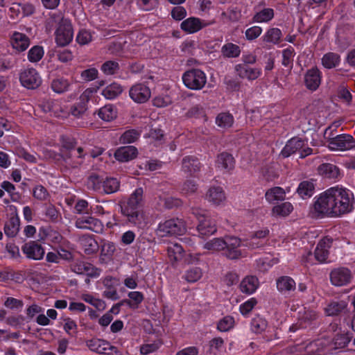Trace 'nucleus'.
I'll return each instance as SVG.
<instances>
[{
  "label": "nucleus",
  "instance_id": "nucleus-1",
  "mask_svg": "<svg viewBox=\"0 0 355 355\" xmlns=\"http://www.w3.org/2000/svg\"><path fill=\"white\" fill-rule=\"evenodd\" d=\"M354 203L352 191L336 185L314 197L312 211L315 216L319 218H339L352 212Z\"/></svg>",
  "mask_w": 355,
  "mask_h": 355
},
{
  "label": "nucleus",
  "instance_id": "nucleus-2",
  "mask_svg": "<svg viewBox=\"0 0 355 355\" xmlns=\"http://www.w3.org/2000/svg\"><path fill=\"white\" fill-rule=\"evenodd\" d=\"M144 189L138 187L125 199L119 202L120 212L123 221L130 227L144 228L146 217L144 211Z\"/></svg>",
  "mask_w": 355,
  "mask_h": 355
},
{
  "label": "nucleus",
  "instance_id": "nucleus-3",
  "mask_svg": "<svg viewBox=\"0 0 355 355\" xmlns=\"http://www.w3.org/2000/svg\"><path fill=\"white\" fill-rule=\"evenodd\" d=\"M51 19L58 24L55 31V41L58 46H64L68 45L73 40V32L71 21L64 19L61 12L52 13L50 15Z\"/></svg>",
  "mask_w": 355,
  "mask_h": 355
},
{
  "label": "nucleus",
  "instance_id": "nucleus-4",
  "mask_svg": "<svg viewBox=\"0 0 355 355\" xmlns=\"http://www.w3.org/2000/svg\"><path fill=\"white\" fill-rule=\"evenodd\" d=\"M88 182L94 191L101 194H112L120 188V181L113 177L92 174L89 177Z\"/></svg>",
  "mask_w": 355,
  "mask_h": 355
},
{
  "label": "nucleus",
  "instance_id": "nucleus-5",
  "mask_svg": "<svg viewBox=\"0 0 355 355\" xmlns=\"http://www.w3.org/2000/svg\"><path fill=\"white\" fill-rule=\"evenodd\" d=\"M184 85L191 90H200L205 86L207 77L204 71L198 68H190L182 75Z\"/></svg>",
  "mask_w": 355,
  "mask_h": 355
},
{
  "label": "nucleus",
  "instance_id": "nucleus-6",
  "mask_svg": "<svg viewBox=\"0 0 355 355\" xmlns=\"http://www.w3.org/2000/svg\"><path fill=\"white\" fill-rule=\"evenodd\" d=\"M192 214L198 221L197 231L202 238L209 236L217 231L216 220L205 210L193 209Z\"/></svg>",
  "mask_w": 355,
  "mask_h": 355
},
{
  "label": "nucleus",
  "instance_id": "nucleus-7",
  "mask_svg": "<svg viewBox=\"0 0 355 355\" xmlns=\"http://www.w3.org/2000/svg\"><path fill=\"white\" fill-rule=\"evenodd\" d=\"M185 231L184 222L179 218H171L159 223L157 227L161 236L182 235Z\"/></svg>",
  "mask_w": 355,
  "mask_h": 355
},
{
  "label": "nucleus",
  "instance_id": "nucleus-8",
  "mask_svg": "<svg viewBox=\"0 0 355 355\" xmlns=\"http://www.w3.org/2000/svg\"><path fill=\"white\" fill-rule=\"evenodd\" d=\"M331 150H347L355 148V139L349 134H340L327 139Z\"/></svg>",
  "mask_w": 355,
  "mask_h": 355
},
{
  "label": "nucleus",
  "instance_id": "nucleus-9",
  "mask_svg": "<svg viewBox=\"0 0 355 355\" xmlns=\"http://www.w3.org/2000/svg\"><path fill=\"white\" fill-rule=\"evenodd\" d=\"M19 81L21 85L28 89H35L42 83L40 73L34 68H28L22 71L19 74Z\"/></svg>",
  "mask_w": 355,
  "mask_h": 355
},
{
  "label": "nucleus",
  "instance_id": "nucleus-10",
  "mask_svg": "<svg viewBox=\"0 0 355 355\" xmlns=\"http://www.w3.org/2000/svg\"><path fill=\"white\" fill-rule=\"evenodd\" d=\"M215 23V19L205 20L196 17H190L182 21L180 28L187 34H193Z\"/></svg>",
  "mask_w": 355,
  "mask_h": 355
},
{
  "label": "nucleus",
  "instance_id": "nucleus-11",
  "mask_svg": "<svg viewBox=\"0 0 355 355\" xmlns=\"http://www.w3.org/2000/svg\"><path fill=\"white\" fill-rule=\"evenodd\" d=\"M352 278V272L347 267L335 268L331 270L329 274L331 284L338 287L349 284Z\"/></svg>",
  "mask_w": 355,
  "mask_h": 355
},
{
  "label": "nucleus",
  "instance_id": "nucleus-12",
  "mask_svg": "<svg viewBox=\"0 0 355 355\" xmlns=\"http://www.w3.org/2000/svg\"><path fill=\"white\" fill-rule=\"evenodd\" d=\"M75 225L78 229L89 230L96 233H102L104 226L102 222L88 214L83 215L76 218Z\"/></svg>",
  "mask_w": 355,
  "mask_h": 355
},
{
  "label": "nucleus",
  "instance_id": "nucleus-13",
  "mask_svg": "<svg viewBox=\"0 0 355 355\" xmlns=\"http://www.w3.org/2000/svg\"><path fill=\"white\" fill-rule=\"evenodd\" d=\"M92 93L93 89L92 88L85 89L76 102L71 106L69 113L75 117H82L88 108V103Z\"/></svg>",
  "mask_w": 355,
  "mask_h": 355
},
{
  "label": "nucleus",
  "instance_id": "nucleus-14",
  "mask_svg": "<svg viewBox=\"0 0 355 355\" xmlns=\"http://www.w3.org/2000/svg\"><path fill=\"white\" fill-rule=\"evenodd\" d=\"M182 171L189 177L197 178L202 167L199 159L195 155H187L182 159Z\"/></svg>",
  "mask_w": 355,
  "mask_h": 355
},
{
  "label": "nucleus",
  "instance_id": "nucleus-15",
  "mask_svg": "<svg viewBox=\"0 0 355 355\" xmlns=\"http://www.w3.org/2000/svg\"><path fill=\"white\" fill-rule=\"evenodd\" d=\"M10 44L15 53H21L28 49L31 45V39L25 33L15 31L10 33Z\"/></svg>",
  "mask_w": 355,
  "mask_h": 355
},
{
  "label": "nucleus",
  "instance_id": "nucleus-16",
  "mask_svg": "<svg viewBox=\"0 0 355 355\" xmlns=\"http://www.w3.org/2000/svg\"><path fill=\"white\" fill-rule=\"evenodd\" d=\"M129 96L134 102L141 104L149 100L151 92L146 84L137 83L130 87Z\"/></svg>",
  "mask_w": 355,
  "mask_h": 355
},
{
  "label": "nucleus",
  "instance_id": "nucleus-17",
  "mask_svg": "<svg viewBox=\"0 0 355 355\" xmlns=\"http://www.w3.org/2000/svg\"><path fill=\"white\" fill-rule=\"evenodd\" d=\"M282 32L279 28H269L260 38L263 48L270 49L272 45H279L282 41Z\"/></svg>",
  "mask_w": 355,
  "mask_h": 355
},
{
  "label": "nucleus",
  "instance_id": "nucleus-18",
  "mask_svg": "<svg viewBox=\"0 0 355 355\" xmlns=\"http://www.w3.org/2000/svg\"><path fill=\"white\" fill-rule=\"evenodd\" d=\"M236 75L241 79L253 81L259 78L262 74V70L259 67H252L245 64H236L234 66Z\"/></svg>",
  "mask_w": 355,
  "mask_h": 355
},
{
  "label": "nucleus",
  "instance_id": "nucleus-19",
  "mask_svg": "<svg viewBox=\"0 0 355 355\" xmlns=\"http://www.w3.org/2000/svg\"><path fill=\"white\" fill-rule=\"evenodd\" d=\"M21 251L27 259L33 260H41L45 254L44 248L37 241L25 243L21 247Z\"/></svg>",
  "mask_w": 355,
  "mask_h": 355
},
{
  "label": "nucleus",
  "instance_id": "nucleus-20",
  "mask_svg": "<svg viewBox=\"0 0 355 355\" xmlns=\"http://www.w3.org/2000/svg\"><path fill=\"white\" fill-rule=\"evenodd\" d=\"M318 173L324 179L338 181L342 175L338 166L331 163H322L318 168Z\"/></svg>",
  "mask_w": 355,
  "mask_h": 355
},
{
  "label": "nucleus",
  "instance_id": "nucleus-21",
  "mask_svg": "<svg viewBox=\"0 0 355 355\" xmlns=\"http://www.w3.org/2000/svg\"><path fill=\"white\" fill-rule=\"evenodd\" d=\"M241 243L240 239L237 237H227V247L224 250V253L227 259H238L243 256V252L239 249Z\"/></svg>",
  "mask_w": 355,
  "mask_h": 355
},
{
  "label": "nucleus",
  "instance_id": "nucleus-22",
  "mask_svg": "<svg viewBox=\"0 0 355 355\" xmlns=\"http://www.w3.org/2000/svg\"><path fill=\"white\" fill-rule=\"evenodd\" d=\"M322 80V73L316 67L308 69L304 75V84L306 87L313 92L320 86Z\"/></svg>",
  "mask_w": 355,
  "mask_h": 355
},
{
  "label": "nucleus",
  "instance_id": "nucleus-23",
  "mask_svg": "<svg viewBox=\"0 0 355 355\" xmlns=\"http://www.w3.org/2000/svg\"><path fill=\"white\" fill-rule=\"evenodd\" d=\"M102 283L106 290L103 291V295L112 300H116L119 298L116 286L119 285V279L112 276H106L102 279Z\"/></svg>",
  "mask_w": 355,
  "mask_h": 355
},
{
  "label": "nucleus",
  "instance_id": "nucleus-24",
  "mask_svg": "<svg viewBox=\"0 0 355 355\" xmlns=\"http://www.w3.org/2000/svg\"><path fill=\"white\" fill-rule=\"evenodd\" d=\"M235 160L232 154L223 152L218 154L215 161L216 168L225 173H230L234 168Z\"/></svg>",
  "mask_w": 355,
  "mask_h": 355
},
{
  "label": "nucleus",
  "instance_id": "nucleus-25",
  "mask_svg": "<svg viewBox=\"0 0 355 355\" xmlns=\"http://www.w3.org/2000/svg\"><path fill=\"white\" fill-rule=\"evenodd\" d=\"M306 142L301 138L293 137L286 142L280 154L284 157H288L297 151L300 153L301 149L306 145Z\"/></svg>",
  "mask_w": 355,
  "mask_h": 355
},
{
  "label": "nucleus",
  "instance_id": "nucleus-26",
  "mask_svg": "<svg viewBox=\"0 0 355 355\" xmlns=\"http://www.w3.org/2000/svg\"><path fill=\"white\" fill-rule=\"evenodd\" d=\"M277 291L285 296L291 295L296 289V283L289 276H281L276 280Z\"/></svg>",
  "mask_w": 355,
  "mask_h": 355
},
{
  "label": "nucleus",
  "instance_id": "nucleus-27",
  "mask_svg": "<svg viewBox=\"0 0 355 355\" xmlns=\"http://www.w3.org/2000/svg\"><path fill=\"white\" fill-rule=\"evenodd\" d=\"M137 148L133 146H125L118 148L114 154V158L119 162H128L137 157Z\"/></svg>",
  "mask_w": 355,
  "mask_h": 355
},
{
  "label": "nucleus",
  "instance_id": "nucleus-28",
  "mask_svg": "<svg viewBox=\"0 0 355 355\" xmlns=\"http://www.w3.org/2000/svg\"><path fill=\"white\" fill-rule=\"evenodd\" d=\"M206 198L214 205L218 206L225 201L226 195L223 187L220 186H212L208 189Z\"/></svg>",
  "mask_w": 355,
  "mask_h": 355
},
{
  "label": "nucleus",
  "instance_id": "nucleus-29",
  "mask_svg": "<svg viewBox=\"0 0 355 355\" xmlns=\"http://www.w3.org/2000/svg\"><path fill=\"white\" fill-rule=\"evenodd\" d=\"M259 282L258 278L254 275L246 276L239 284L240 291L246 295H252L259 288Z\"/></svg>",
  "mask_w": 355,
  "mask_h": 355
},
{
  "label": "nucleus",
  "instance_id": "nucleus-30",
  "mask_svg": "<svg viewBox=\"0 0 355 355\" xmlns=\"http://www.w3.org/2000/svg\"><path fill=\"white\" fill-rule=\"evenodd\" d=\"M86 345L91 351L98 354H105L107 350H112L115 348L111 346L109 342L98 338L87 340Z\"/></svg>",
  "mask_w": 355,
  "mask_h": 355
},
{
  "label": "nucleus",
  "instance_id": "nucleus-31",
  "mask_svg": "<svg viewBox=\"0 0 355 355\" xmlns=\"http://www.w3.org/2000/svg\"><path fill=\"white\" fill-rule=\"evenodd\" d=\"M166 251L168 259L173 264L181 261L185 255V250L184 248L177 243H171L167 247Z\"/></svg>",
  "mask_w": 355,
  "mask_h": 355
},
{
  "label": "nucleus",
  "instance_id": "nucleus-32",
  "mask_svg": "<svg viewBox=\"0 0 355 355\" xmlns=\"http://www.w3.org/2000/svg\"><path fill=\"white\" fill-rule=\"evenodd\" d=\"M315 184L313 180L302 181L296 190L298 196L305 200L310 198L315 192Z\"/></svg>",
  "mask_w": 355,
  "mask_h": 355
},
{
  "label": "nucleus",
  "instance_id": "nucleus-33",
  "mask_svg": "<svg viewBox=\"0 0 355 355\" xmlns=\"http://www.w3.org/2000/svg\"><path fill=\"white\" fill-rule=\"evenodd\" d=\"M269 234L270 230L268 228L255 232L252 236L248 245L252 248H259L264 246L266 243V241L264 239L268 236Z\"/></svg>",
  "mask_w": 355,
  "mask_h": 355
},
{
  "label": "nucleus",
  "instance_id": "nucleus-34",
  "mask_svg": "<svg viewBox=\"0 0 355 355\" xmlns=\"http://www.w3.org/2000/svg\"><path fill=\"white\" fill-rule=\"evenodd\" d=\"M72 83L64 77H58L51 83V89L56 94H63L71 90Z\"/></svg>",
  "mask_w": 355,
  "mask_h": 355
},
{
  "label": "nucleus",
  "instance_id": "nucleus-35",
  "mask_svg": "<svg viewBox=\"0 0 355 355\" xmlns=\"http://www.w3.org/2000/svg\"><path fill=\"white\" fill-rule=\"evenodd\" d=\"M268 326L267 320L259 314L255 315L250 321V331L256 334H261L266 331Z\"/></svg>",
  "mask_w": 355,
  "mask_h": 355
},
{
  "label": "nucleus",
  "instance_id": "nucleus-36",
  "mask_svg": "<svg viewBox=\"0 0 355 355\" xmlns=\"http://www.w3.org/2000/svg\"><path fill=\"white\" fill-rule=\"evenodd\" d=\"M352 338V334L343 331L335 335L332 340L334 349H342L346 347Z\"/></svg>",
  "mask_w": 355,
  "mask_h": 355
},
{
  "label": "nucleus",
  "instance_id": "nucleus-37",
  "mask_svg": "<svg viewBox=\"0 0 355 355\" xmlns=\"http://www.w3.org/2000/svg\"><path fill=\"white\" fill-rule=\"evenodd\" d=\"M20 220L19 217L12 216L4 225V233L6 236L13 238L19 230Z\"/></svg>",
  "mask_w": 355,
  "mask_h": 355
},
{
  "label": "nucleus",
  "instance_id": "nucleus-38",
  "mask_svg": "<svg viewBox=\"0 0 355 355\" xmlns=\"http://www.w3.org/2000/svg\"><path fill=\"white\" fill-rule=\"evenodd\" d=\"M122 86L117 83H112L107 85L101 91V95L106 99L114 100L123 92Z\"/></svg>",
  "mask_w": 355,
  "mask_h": 355
},
{
  "label": "nucleus",
  "instance_id": "nucleus-39",
  "mask_svg": "<svg viewBox=\"0 0 355 355\" xmlns=\"http://www.w3.org/2000/svg\"><path fill=\"white\" fill-rule=\"evenodd\" d=\"M215 123L219 128L226 130L232 127L234 118L229 112H222L217 114Z\"/></svg>",
  "mask_w": 355,
  "mask_h": 355
},
{
  "label": "nucleus",
  "instance_id": "nucleus-40",
  "mask_svg": "<svg viewBox=\"0 0 355 355\" xmlns=\"http://www.w3.org/2000/svg\"><path fill=\"white\" fill-rule=\"evenodd\" d=\"M275 16V11L272 8H265L257 12L252 18L253 23H268Z\"/></svg>",
  "mask_w": 355,
  "mask_h": 355
},
{
  "label": "nucleus",
  "instance_id": "nucleus-41",
  "mask_svg": "<svg viewBox=\"0 0 355 355\" xmlns=\"http://www.w3.org/2000/svg\"><path fill=\"white\" fill-rule=\"evenodd\" d=\"M321 62L324 68L331 69L340 64V56L336 53L329 52L323 55Z\"/></svg>",
  "mask_w": 355,
  "mask_h": 355
},
{
  "label": "nucleus",
  "instance_id": "nucleus-42",
  "mask_svg": "<svg viewBox=\"0 0 355 355\" xmlns=\"http://www.w3.org/2000/svg\"><path fill=\"white\" fill-rule=\"evenodd\" d=\"M221 54L225 58H236L241 55V48L237 44L227 42L221 47Z\"/></svg>",
  "mask_w": 355,
  "mask_h": 355
},
{
  "label": "nucleus",
  "instance_id": "nucleus-43",
  "mask_svg": "<svg viewBox=\"0 0 355 355\" xmlns=\"http://www.w3.org/2000/svg\"><path fill=\"white\" fill-rule=\"evenodd\" d=\"M346 308L347 303L345 301H333L325 308V313L328 315H338L345 311Z\"/></svg>",
  "mask_w": 355,
  "mask_h": 355
},
{
  "label": "nucleus",
  "instance_id": "nucleus-44",
  "mask_svg": "<svg viewBox=\"0 0 355 355\" xmlns=\"http://www.w3.org/2000/svg\"><path fill=\"white\" fill-rule=\"evenodd\" d=\"M286 197V193L283 188L275 187L268 189L265 194L266 200L269 202L275 200H284Z\"/></svg>",
  "mask_w": 355,
  "mask_h": 355
},
{
  "label": "nucleus",
  "instance_id": "nucleus-45",
  "mask_svg": "<svg viewBox=\"0 0 355 355\" xmlns=\"http://www.w3.org/2000/svg\"><path fill=\"white\" fill-rule=\"evenodd\" d=\"M202 276V270L198 266H191L186 270L183 278L189 283L198 282Z\"/></svg>",
  "mask_w": 355,
  "mask_h": 355
},
{
  "label": "nucleus",
  "instance_id": "nucleus-46",
  "mask_svg": "<svg viewBox=\"0 0 355 355\" xmlns=\"http://www.w3.org/2000/svg\"><path fill=\"white\" fill-rule=\"evenodd\" d=\"M44 55V49L42 46L35 45L27 53L28 60L31 63H37L42 60Z\"/></svg>",
  "mask_w": 355,
  "mask_h": 355
},
{
  "label": "nucleus",
  "instance_id": "nucleus-47",
  "mask_svg": "<svg viewBox=\"0 0 355 355\" xmlns=\"http://www.w3.org/2000/svg\"><path fill=\"white\" fill-rule=\"evenodd\" d=\"M98 116L105 121H111L116 117V111L113 105H106L98 110Z\"/></svg>",
  "mask_w": 355,
  "mask_h": 355
},
{
  "label": "nucleus",
  "instance_id": "nucleus-48",
  "mask_svg": "<svg viewBox=\"0 0 355 355\" xmlns=\"http://www.w3.org/2000/svg\"><path fill=\"white\" fill-rule=\"evenodd\" d=\"M141 136V131L137 129H129L125 131L120 137L122 144H128L135 142Z\"/></svg>",
  "mask_w": 355,
  "mask_h": 355
},
{
  "label": "nucleus",
  "instance_id": "nucleus-49",
  "mask_svg": "<svg viewBox=\"0 0 355 355\" xmlns=\"http://www.w3.org/2000/svg\"><path fill=\"white\" fill-rule=\"evenodd\" d=\"M225 247H227V237L225 239L222 238H214L205 244V248L209 250H224Z\"/></svg>",
  "mask_w": 355,
  "mask_h": 355
},
{
  "label": "nucleus",
  "instance_id": "nucleus-50",
  "mask_svg": "<svg viewBox=\"0 0 355 355\" xmlns=\"http://www.w3.org/2000/svg\"><path fill=\"white\" fill-rule=\"evenodd\" d=\"M293 210L292 204L289 202H284L273 207L272 214L278 216H288Z\"/></svg>",
  "mask_w": 355,
  "mask_h": 355
},
{
  "label": "nucleus",
  "instance_id": "nucleus-51",
  "mask_svg": "<svg viewBox=\"0 0 355 355\" xmlns=\"http://www.w3.org/2000/svg\"><path fill=\"white\" fill-rule=\"evenodd\" d=\"M295 55V49L291 46H289L286 49H284L282 51V64L285 67L292 69L293 66V58Z\"/></svg>",
  "mask_w": 355,
  "mask_h": 355
},
{
  "label": "nucleus",
  "instance_id": "nucleus-52",
  "mask_svg": "<svg viewBox=\"0 0 355 355\" xmlns=\"http://www.w3.org/2000/svg\"><path fill=\"white\" fill-rule=\"evenodd\" d=\"M149 138L154 143V146L159 147L165 141L164 131L159 128H151L149 132Z\"/></svg>",
  "mask_w": 355,
  "mask_h": 355
},
{
  "label": "nucleus",
  "instance_id": "nucleus-53",
  "mask_svg": "<svg viewBox=\"0 0 355 355\" xmlns=\"http://www.w3.org/2000/svg\"><path fill=\"white\" fill-rule=\"evenodd\" d=\"M119 64L114 60L105 61L101 67V70L106 76L115 74L119 70Z\"/></svg>",
  "mask_w": 355,
  "mask_h": 355
},
{
  "label": "nucleus",
  "instance_id": "nucleus-54",
  "mask_svg": "<svg viewBox=\"0 0 355 355\" xmlns=\"http://www.w3.org/2000/svg\"><path fill=\"white\" fill-rule=\"evenodd\" d=\"M33 196L37 200L45 201L49 199L50 194L44 187L37 184L33 189Z\"/></svg>",
  "mask_w": 355,
  "mask_h": 355
},
{
  "label": "nucleus",
  "instance_id": "nucleus-55",
  "mask_svg": "<svg viewBox=\"0 0 355 355\" xmlns=\"http://www.w3.org/2000/svg\"><path fill=\"white\" fill-rule=\"evenodd\" d=\"M162 345V342L159 340L153 341L151 343L143 344L140 347V353L142 355H148L158 350Z\"/></svg>",
  "mask_w": 355,
  "mask_h": 355
},
{
  "label": "nucleus",
  "instance_id": "nucleus-56",
  "mask_svg": "<svg viewBox=\"0 0 355 355\" xmlns=\"http://www.w3.org/2000/svg\"><path fill=\"white\" fill-rule=\"evenodd\" d=\"M257 300L255 297H251L239 306V311L244 317H248V314L257 305Z\"/></svg>",
  "mask_w": 355,
  "mask_h": 355
},
{
  "label": "nucleus",
  "instance_id": "nucleus-57",
  "mask_svg": "<svg viewBox=\"0 0 355 355\" xmlns=\"http://www.w3.org/2000/svg\"><path fill=\"white\" fill-rule=\"evenodd\" d=\"M98 76V71L95 67H90L80 72V79L83 82H90Z\"/></svg>",
  "mask_w": 355,
  "mask_h": 355
},
{
  "label": "nucleus",
  "instance_id": "nucleus-58",
  "mask_svg": "<svg viewBox=\"0 0 355 355\" xmlns=\"http://www.w3.org/2000/svg\"><path fill=\"white\" fill-rule=\"evenodd\" d=\"M263 29L261 26H253L245 31V37L248 41L252 42L257 39L262 33Z\"/></svg>",
  "mask_w": 355,
  "mask_h": 355
},
{
  "label": "nucleus",
  "instance_id": "nucleus-59",
  "mask_svg": "<svg viewBox=\"0 0 355 355\" xmlns=\"http://www.w3.org/2000/svg\"><path fill=\"white\" fill-rule=\"evenodd\" d=\"M172 103V98L167 94H161L153 99V105L157 107H164Z\"/></svg>",
  "mask_w": 355,
  "mask_h": 355
},
{
  "label": "nucleus",
  "instance_id": "nucleus-60",
  "mask_svg": "<svg viewBox=\"0 0 355 355\" xmlns=\"http://www.w3.org/2000/svg\"><path fill=\"white\" fill-rule=\"evenodd\" d=\"M234 323V320L233 317L229 315L225 316L219 320L217 324V329L220 331H227L233 327Z\"/></svg>",
  "mask_w": 355,
  "mask_h": 355
},
{
  "label": "nucleus",
  "instance_id": "nucleus-61",
  "mask_svg": "<svg viewBox=\"0 0 355 355\" xmlns=\"http://www.w3.org/2000/svg\"><path fill=\"white\" fill-rule=\"evenodd\" d=\"M88 262L80 259H76L70 264L71 270L78 275H85Z\"/></svg>",
  "mask_w": 355,
  "mask_h": 355
},
{
  "label": "nucleus",
  "instance_id": "nucleus-62",
  "mask_svg": "<svg viewBox=\"0 0 355 355\" xmlns=\"http://www.w3.org/2000/svg\"><path fill=\"white\" fill-rule=\"evenodd\" d=\"M60 141L62 146L68 151L73 150L77 145L76 139L69 135H62Z\"/></svg>",
  "mask_w": 355,
  "mask_h": 355
},
{
  "label": "nucleus",
  "instance_id": "nucleus-63",
  "mask_svg": "<svg viewBox=\"0 0 355 355\" xmlns=\"http://www.w3.org/2000/svg\"><path fill=\"white\" fill-rule=\"evenodd\" d=\"M60 214L59 210H58L55 207L49 204L46 205L45 209V216L48 218L49 220L51 222H56L58 220Z\"/></svg>",
  "mask_w": 355,
  "mask_h": 355
},
{
  "label": "nucleus",
  "instance_id": "nucleus-64",
  "mask_svg": "<svg viewBox=\"0 0 355 355\" xmlns=\"http://www.w3.org/2000/svg\"><path fill=\"white\" fill-rule=\"evenodd\" d=\"M316 313L313 311H306L304 315L300 318V326L302 328H305L311 321L316 319Z\"/></svg>",
  "mask_w": 355,
  "mask_h": 355
}]
</instances>
